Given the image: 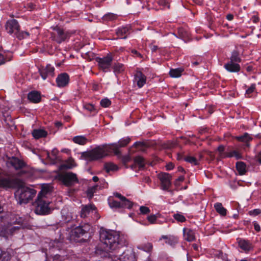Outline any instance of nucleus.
<instances>
[{"mask_svg": "<svg viewBox=\"0 0 261 261\" xmlns=\"http://www.w3.org/2000/svg\"><path fill=\"white\" fill-rule=\"evenodd\" d=\"M236 139L239 141L244 142L245 145L247 147L249 146V142L252 140L251 137L247 133H245L242 136L236 137Z\"/></svg>", "mask_w": 261, "mask_h": 261, "instance_id": "obj_24", "label": "nucleus"}, {"mask_svg": "<svg viewBox=\"0 0 261 261\" xmlns=\"http://www.w3.org/2000/svg\"><path fill=\"white\" fill-rule=\"evenodd\" d=\"M255 89V85L252 84L251 86L246 90L245 95L246 97H250L251 94L254 91Z\"/></svg>", "mask_w": 261, "mask_h": 261, "instance_id": "obj_47", "label": "nucleus"}, {"mask_svg": "<svg viewBox=\"0 0 261 261\" xmlns=\"http://www.w3.org/2000/svg\"><path fill=\"white\" fill-rule=\"evenodd\" d=\"M253 225H254V229L256 231L258 232L260 231V226L256 222H253Z\"/></svg>", "mask_w": 261, "mask_h": 261, "instance_id": "obj_57", "label": "nucleus"}, {"mask_svg": "<svg viewBox=\"0 0 261 261\" xmlns=\"http://www.w3.org/2000/svg\"><path fill=\"white\" fill-rule=\"evenodd\" d=\"M169 1L170 0H157V2L160 5L163 6L164 8L167 7L169 8Z\"/></svg>", "mask_w": 261, "mask_h": 261, "instance_id": "obj_49", "label": "nucleus"}, {"mask_svg": "<svg viewBox=\"0 0 261 261\" xmlns=\"http://www.w3.org/2000/svg\"><path fill=\"white\" fill-rule=\"evenodd\" d=\"M158 49V47L156 45H152L151 46V49L152 51H155Z\"/></svg>", "mask_w": 261, "mask_h": 261, "instance_id": "obj_64", "label": "nucleus"}, {"mask_svg": "<svg viewBox=\"0 0 261 261\" xmlns=\"http://www.w3.org/2000/svg\"><path fill=\"white\" fill-rule=\"evenodd\" d=\"M22 181V185L18 187L16 191L15 197L19 204L27 203L36 195V191L33 189L24 187Z\"/></svg>", "mask_w": 261, "mask_h": 261, "instance_id": "obj_3", "label": "nucleus"}, {"mask_svg": "<svg viewBox=\"0 0 261 261\" xmlns=\"http://www.w3.org/2000/svg\"><path fill=\"white\" fill-rule=\"evenodd\" d=\"M134 81L139 88H141L146 83V77L142 72L137 71L135 74Z\"/></svg>", "mask_w": 261, "mask_h": 261, "instance_id": "obj_15", "label": "nucleus"}, {"mask_svg": "<svg viewBox=\"0 0 261 261\" xmlns=\"http://www.w3.org/2000/svg\"><path fill=\"white\" fill-rule=\"evenodd\" d=\"M116 34L118 38L125 39L129 34V27L126 26L120 27L116 30Z\"/></svg>", "mask_w": 261, "mask_h": 261, "instance_id": "obj_18", "label": "nucleus"}, {"mask_svg": "<svg viewBox=\"0 0 261 261\" xmlns=\"http://www.w3.org/2000/svg\"><path fill=\"white\" fill-rule=\"evenodd\" d=\"M138 248L140 250H143L147 252H151L153 249V245L152 243L147 242L144 244L138 246Z\"/></svg>", "mask_w": 261, "mask_h": 261, "instance_id": "obj_30", "label": "nucleus"}, {"mask_svg": "<svg viewBox=\"0 0 261 261\" xmlns=\"http://www.w3.org/2000/svg\"><path fill=\"white\" fill-rule=\"evenodd\" d=\"M218 257L222 258L223 260L227 259V255L223 253L221 251H218V253L216 254Z\"/></svg>", "mask_w": 261, "mask_h": 261, "instance_id": "obj_54", "label": "nucleus"}, {"mask_svg": "<svg viewBox=\"0 0 261 261\" xmlns=\"http://www.w3.org/2000/svg\"><path fill=\"white\" fill-rule=\"evenodd\" d=\"M121 203V208H130L133 206V202L130 200L125 198V200H123Z\"/></svg>", "mask_w": 261, "mask_h": 261, "instance_id": "obj_38", "label": "nucleus"}, {"mask_svg": "<svg viewBox=\"0 0 261 261\" xmlns=\"http://www.w3.org/2000/svg\"><path fill=\"white\" fill-rule=\"evenodd\" d=\"M233 156L235 157L238 160L242 158L241 154L237 150L226 152L223 154L224 158H231Z\"/></svg>", "mask_w": 261, "mask_h": 261, "instance_id": "obj_29", "label": "nucleus"}, {"mask_svg": "<svg viewBox=\"0 0 261 261\" xmlns=\"http://www.w3.org/2000/svg\"><path fill=\"white\" fill-rule=\"evenodd\" d=\"M185 160L193 165H197L199 164L198 161L193 156H188L185 158Z\"/></svg>", "mask_w": 261, "mask_h": 261, "instance_id": "obj_43", "label": "nucleus"}, {"mask_svg": "<svg viewBox=\"0 0 261 261\" xmlns=\"http://www.w3.org/2000/svg\"><path fill=\"white\" fill-rule=\"evenodd\" d=\"M96 207L93 204L85 205L83 207L81 211V217L82 218H86L91 213H93L95 211Z\"/></svg>", "mask_w": 261, "mask_h": 261, "instance_id": "obj_20", "label": "nucleus"}, {"mask_svg": "<svg viewBox=\"0 0 261 261\" xmlns=\"http://www.w3.org/2000/svg\"><path fill=\"white\" fill-rule=\"evenodd\" d=\"M239 247L245 252H248L253 248L252 244L247 240L241 239L238 241Z\"/></svg>", "mask_w": 261, "mask_h": 261, "instance_id": "obj_21", "label": "nucleus"}, {"mask_svg": "<svg viewBox=\"0 0 261 261\" xmlns=\"http://www.w3.org/2000/svg\"><path fill=\"white\" fill-rule=\"evenodd\" d=\"M251 20L254 23H256L259 21V18L256 16H253L251 18Z\"/></svg>", "mask_w": 261, "mask_h": 261, "instance_id": "obj_61", "label": "nucleus"}, {"mask_svg": "<svg viewBox=\"0 0 261 261\" xmlns=\"http://www.w3.org/2000/svg\"><path fill=\"white\" fill-rule=\"evenodd\" d=\"M8 165H11L15 169L18 170L25 166L24 163L17 158H12L7 162Z\"/></svg>", "mask_w": 261, "mask_h": 261, "instance_id": "obj_16", "label": "nucleus"}, {"mask_svg": "<svg viewBox=\"0 0 261 261\" xmlns=\"http://www.w3.org/2000/svg\"><path fill=\"white\" fill-rule=\"evenodd\" d=\"M261 213V210L260 209H254L249 212V214L251 216H257Z\"/></svg>", "mask_w": 261, "mask_h": 261, "instance_id": "obj_52", "label": "nucleus"}, {"mask_svg": "<svg viewBox=\"0 0 261 261\" xmlns=\"http://www.w3.org/2000/svg\"><path fill=\"white\" fill-rule=\"evenodd\" d=\"M160 216L159 213L156 215H151L147 217V219L151 224H154L156 223L157 218H159Z\"/></svg>", "mask_w": 261, "mask_h": 261, "instance_id": "obj_44", "label": "nucleus"}, {"mask_svg": "<svg viewBox=\"0 0 261 261\" xmlns=\"http://www.w3.org/2000/svg\"><path fill=\"white\" fill-rule=\"evenodd\" d=\"M6 29L7 32L10 34H13L19 40L24 39L29 36V33L27 32L20 31V26L15 19L9 20L7 21Z\"/></svg>", "mask_w": 261, "mask_h": 261, "instance_id": "obj_4", "label": "nucleus"}, {"mask_svg": "<svg viewBox=\"0 0 261 261\" xmlns=\"http://www.w3.org/2000/svg\"><path fill=\"white\" fill-rule=\"evenodd\" d=\"M229 61L238 64L241 62V59L239 56V53L238 51L234 50L232 53Z\"/></svg>", "mask_w": 261, "mask_h": 261, "instance_id": "obj_32", "label": "nucleus"}, {"mask_svg": "<svg viewBox=\"0 0 261 261\" xmlns=\"http://www.w3.org/2000/svg\"><path fill=\"white\" fill-rule=\"evenodd\" d=\"M114 195L119 198L120 200V202H121L122 201H123V200H125V197L123 196V195H122L120 193H117V192H116V193H114Z\"/></svg>", "mask_w": 261, "mask_h": 261, "instance_id": "obj_55", "label": "nucleus"}, {"mask_svg": "<svg viewBox=\"0 0 261 261\" xmlns=\"http://www.w3.org/2000/svg\"><path fill=\"white\" fill-rule=\"evenodd\" d=\"M100 240L107 249L116 251L120 248L127 246L128 241L124 234L112 230H102L100 232Z\"/></svg>", "mask_w": 261, "mask_h": 261, "instance_id": "obj_2", "label": "nucleus"}, {"mask_svg": "<svg viewBox=\"0 0 261 261\" xmlns=\"http://www.w3.org/2000/svg\"><path fill=\"white\" fill-rule=\"evenodd\" d=\"M173 218L179 222H184L186 220L185 217L179 213L174 214Z\"/></svg>", "mask_w": 261, "mask_h": 261, "instance_id": "obj_45", "label": "nucleus"}, {"mask_svg": "<svg viewBox=\"0 0 261 261\" xmlns=\"http://www.w3.org/2000/svg\"><path fill=\"white\" fill-rule=\"evenodd\" d=\"M97 186H94L91 187H89L87 191V194L89 199H91L93 197L94 193L97 190Z\"/></svg>", "mask_w": 261, "mask_h": 261, "instance_id": "obj_41", "label": "nucleus"}, {"mask_svg": "<svg viewBox=\"0 0 261 261\" xmlns=\"http://www.w3.org/2000/svg\"><path fill=\"white\" fill-rule=\"evenodd\" d=\"M11 257V254L9 252L3 251L0 248V261H9Z\"/></svg>", "mask_w": 261, "mask_h": 261, "instance_id": "obj_33", "label": "nucleus"}, {"mask_svg": "<svg viewBox=\"0 0 261 261\" xmlns=\"http://www.w3.org/2000/svg\"><path fill=\"white\" fill-rule=\"evenodd\" d=\"M22 185V181L18 178L3 177L0 178V187L15 188Z\"/></svg>", "mask_w": 261, "mask_h": 261, "instance_id": "obj_11", "label": "nucleus"}, {"mask_svg": "<svg viewBox=\"0 0 261 261\" xmlns=\"http://www.w3.org/2000/svg\"><path fill=\"white\" fill-rule=\"evenodd\" d=\"M100 103L101 107L107 108L111 105V101L109 99L105 98L101 100Z\"/></svg>", "mask_w": 261, "mask_h": 261, "instance_id": "obj_46", "label": "nucleus"}, {"mask_svg": "<svg viewBox=\"0 0 261 261\" xmlns=\"http://www.w3.org/2000/svg\"><path fill=\"white\" fill-rule=\"evenodd\" d=\"M165 239V243L174 246L178 242V238L173 236H162L160 240Z\"/></svg>", "mask_w": 261, "mask_h": 261, "instance_id": "obj_23", "label": "nucleus"}, {"mask_svg": "<svg viewBox=\"0 0 261 261\" xmlns=\"http://www.w3.org/2000/svg\"><path fill=\"white\" fill-rule=\"evenodd\" d=\"M69 82V76L66 73H61L56 79L57 85L59 87L66 86Z\"/></svg>", "mask_w": 261, "mask_h": 261, "instance_id": "obj_14", "label": "nucleus"}, {"mask_svg": "<svg viewBox=\"0 0 261 261\" xmlns=\"http://www.w3.org/2000/svg\"><path fill=\"white\" fill-rule=\"evenodd\" d=\"M113 57L111 54H108L102 58L97 57L95 59L99 68L104 72H107L112 65Z\"/></svg>", "mask_w": 261, "mask_h": 261, "instance_id": "obj_9", "label": "nucleus"}, {"mask_svg": "<svg viewBox=\"0 0 261 261\" xmlns=\"http://www.w3.org/2000/svg\"><path fill=\"white\" fill-rule=\"evenodd\" d=\"M224 68L230 72H238L241 69V67L238 63L230 61H228L224 65Z\"/></svg>", "mask_w": 261, "mask_h": 261, "instance_id": "obj_19", "label": "nucleus"}, {"mask_svg": "<svg viewBox=\"0 0 261 261\" xmlns=\"http://www.w3.org/2000/svg\"><path fill=\"white\" fill-rule=\"evenodd\" d=\"M53 29L54 32L51 33L50 38L59 44L66 41L70 37L71 33L68 31H66L58 27H55Z\"/></svg>", "mask_w": 261, "mask_h": 261, "instance_id": "obj_5", "label": "nucleus"}, {"mask_svg": "<svg viewBox=\"0 0 261 261\" xmlns=\"http://www.w3.org/2000/svg\"><path fill=\"white\" fill-rule=\"evenodd\" d=\"M58 179L67 187H71L79 182L77 176L72 172L62 173L58 175Z\"/></svg>", "mask_w": 261, "mask_h": 261, "instance_id": "obj_6", "label": "nucleus"}, {"mask_svg": "<svg viewBox=\"0 0 261 261\" xmlns=\"http://www.w3.org/2000/svg\"><path fill=\"white\" fill-rule=\"evenodd\" d=\"M111 261H137L134 251L132 250H126L121 255H111Z\"/></svg>", "mask_w": 261, "mask_h": 261, "instance_id": "obj_8", "label": "nucleus"}, {"mask_svg": "<svg viewBox=\"0 0 261 261\" xmlns=\"http://www.w3.org/2000/svg\"><path fill=\"white\" fill-rule=\"evenodd\" d=\"M214 207L219 214L222 216L226 215V210L222 206L221 203L217 202L214 204Z\"/></svg>", "mask_w": 261, "mask_h": 261, "instance_id": "obj_31", "label": "nucleus"}, {"mask_svg": "<svg viewBox=\"0 0 261 261\" xmlns=\"http://www.w3.org/2000/svg\"><path fill=\"white\" fill-rule=\"evenodd\" d=\"M36 206L35 212L38 215H47L50 213V209L48 206L49 202H47L45 200L38 196V199L35 202Z\"/></svg>", "mask_w": 261, "mask_h": 261, "instance_id": "obj_7", "label": "nucleus"}, {"mask_svg": "<svg viewBox=\"0 0 261 261\" xmlns=\"http://www.w3.org/2000/svg\"><path fill=\"white\" fill-rule=\"evenodd\" d=\"M84 108L85 109L90 112L96 113L95 109L94 106L91 103H85L84 105Z\"/></svg>", "mask_w": 261, "mask_h": 261, "instance_id": "obj_48", "label": "nucleus"}, {"mask_svg": "<svg viewBox=\"0 0 261 261\" xmlns=\"http://www.w3.org/2000/svg\"><path fill=\"white\" fill-rule=\"evenodd\" d=\"M114 195L119 198L120 200V202H121L122 201H123V200H125V197L123 196V195H122L120 193H117V192H116V193H114Z\"/></svg>", "mask_w": 261, "mask_h": 261, "instance_id": "obj_56", "label": "nucleus"}, {"mask_svg": "<svg viewBox=\"0 0 261 261\" xmlns=\"http://www.w3.org/2000/svg\"><path fill=\"white\" fill-rule=\"evenodd\" d=\"M178 34L179 37L184 40H186L189 37L188 33L185 31L182 28H179L178 30Z\"/></svg>", "mask_w": 261, "mask_h": 261, "instance_id": "obj_42", "label": "nucleus"}, {"mask_svg": "<svg viewBox=\"0 0 261 261\" xmlns=\"http://www.w3.org/2000/svg\"><path fill=\"white\" fill-rule=\"evenodd\" d=\"M116 17V15L112 13L106 14L103 16V18L106 20H113L115 19Z\"/></svg>", "mask_w": 261, "mask_h": 261, "instance_id": "obj_51", "label": "nucleus"}, {"mask_svg": "<svg viewBox=\"0 0 261 261\" xmlns=\"http://www.w3.org/2000/svg\"><path fill=\"white\" fill-rule=\"evenodd\" d=\"M226 18L228 20H232L233 18V16L232 14H228Z\"/></svg>", "mask_w": 261, "mask_h": 261, "instance_id": "obj_63", "label": "nucleus"}, {"mask_svg": "<svg viewBox=\"0 0 261 261\" xmlns=\"http://www.w3.org/2000/svg\"><path fill=\"white\" fill-rule=\"evenodd\" d=\"M158 177L161 182V189L168 191L171 186V176L169 173H161Z\"/></svg>", "mask_w": 261, "mask_h": 261, "instance_id": "obj_12", "label": "nucleus"}, {"mask_svg": "<svg viewBox=\"0 0 261 261\" xmlns=\"http://www.w3.org/2000/svg\"><path fill=\"white\" fill-rule=\"evenodd\" d=\"M185 239L189 241H193L195 240V234L193 230L188 229L186 232L185 233Z\"/></svg>", "mask_w": 261, "mask_h": 261, "instance_id": "obj_37", "label": "nucleus"}, {"mask_svg": "<svg viewBox=\"0 0 261 261\" xmlns=\"http://www.w3.org/2000/svg\"><path fill=\"white\" fill-rule=\"evenodd\" d=\"M5 62V59L4 56L0 53V65L4 64Z\"/></svg>", "mask_w": 261, "mask_h": 261, "instance_id": "obj_60", "label": "nucleus"}, {"mask_svg": "<svg viewBox=\"0 0 261 261\" xmlns=\"http://www.w3.org/2000/svg\"><path fill=\"white\" fill-rule=\"evenodd\" d=\"M224 150H225V147L223 145H220L218 147V151L219 152L220 155L222 158H224L223 154L225 153V152H224ZM226 152H225V153Z\"/></svg>", "mask_w": 261, "mask_h": 261, "instance_id": "obj_53", "label": "nucleus"}, {"mask_svg": "<svg viewBox=\"0 0 261 261\" xmlns=\"http://www.w3.org/2000/svg\"><path fill=\"white\" fill-rule=\"evenodd\" d=\"M109 204L111 208H121V203L112 198L109 199Z\"/></svg>", "mask_w": 261, "mask_h": 261, "instance_id": "obj_39", "label": "nucleus"}, {"mask_svg": "<svg viewBox=\"0 0 261 261\" xmlns=\"http://www.w3.org/2000/svg\"><path fill=\"white\" fill-rule=\"evenodd\" d=\"M55 68L50 65H47L45 67H41L39 69L40 75L43 80H45L47 77H53L55 75Z\"/></svg>", "mask_w": 261, "mask_h": 261, "instance_id": "obj_13", "label": "nucleus"}, {"mask_svg": "<svg viewBox=\"0 0 261 261\" xmlns=\"http://www.w3.org/2000/svg\"><path fill=\"white\" fill-rule=\"evenodd\" d=\"M104 168L108 173L111 171L117 170L118 169L117 165L111 162L106 163L104 165Z\"/></svg>", "mask_w": 261, "mask_h": 261, "instance_id": "obj_35", "label": "nucleus"}, {"mask_svg": "<svg viewBox=\"0 0 261 261\" xmlns=\"http://www.w3.org/2000/svg\"><path fill=\"white\" fill-rule=\"evenodd\" d=\"M130 141V138H124L120 139L118 143L98 146L90 151L83 152L82 153L81 157L89 161H92L103 158L111 152L118 155L120 153L119 148L126 146Z\"/></svg>", "mask_w": 261, "mask_h": 261, "instance_id": "obj_1", "label": "nucleus"}, {"mask_svg": "<svg viewBox=\"0 0 261 261\" xmlns=\"http://www.w3.org/2000/svg\"><path fill=\"white\" fill-rule=\"evenodd\" d=\"M47 135V133L45 130L41 129H34L32 132V135L35 139L45 137Z\"/></svg>", "mask_w": 261, "mask_h": 261, "instance_id": "obj_27", "label": "nucleus"}, {"mask_svg": "<svg viewBox=\"0 0 261 261\" xmlns=\"http://www.w3.org/2000/svg\"><path fill=\"white\" fill-rule=\"evenodd\" d=\"M140 213L143 215H146L149 214L150 212L149 208L145 206H140Z\"/></svg>", "mask_w": 261, "mask_h": 261, "instance_id": "obj_50", "label": "nucleus"}, {"mask_svg": "<svg viewBox=\"0 0 261 261\" xmlns=\"http://www.w3.org/2000/svg\"><path fill=\"white\" fill-rule=\"evenodd\" d=\"M72 141L74 143L84 145L88 142V140L84 136H77L73 137Z\"/></svg>", "mask_w": 261, "mask_h": 261, "instance_id": "obj_25", "label": "nucleus"}, {"mask_svg": "<svg viewBox=\"0 0 261 261\" xmlns=\"http://www.w3.org/2000/svg\"><path fill=\"white\" fill-rule=\"evenodd\" d=\"M58 153V151L57 149H53L50 154L48 152H47V158L51 161H55Z\"/></svg>", "mask_w": 261, "mask_h": 261, "instance_id": "obj_40", "label": "nucleus"}, {"mask_svg": "<svg viewBox=\"0 0 261 261\" xmlns=\"http://www.w3.org/2000/svg\"><path fill=\"white\" fill-rule=\"evenodd\" d=\"M15 224H18L19 225L18 226H13L11 228V231H14L16 230L19 229L20 228H29L30 225L28 223L27 220L22 219V218L19 217L18 219H16V220L14 222Z\"/></svg>", "mask_w": 261, "mask_h": 261, "instance_id": "obj_17", "label": "nucleus"}, {"mask_svg": "<svg viewBox=\"0 0 261 261\" xmlns=\"http://www.w3.org/2000/svg\"><path fill=\"white\" fill-rule=\"evenodd\" d=\"M132 53L133 54L135 55L137 57H138L140 58H142V56L141 55V54L138 53L136 50H132Z\"/></svg>", "mask_w": 261, "mask_h": 261, "instance_id": "obj_58", "label": "nucleus"}, {"mask_svg": "<svg viewBox=\"0 0 261 261\" xmlns=\"http://www.w3.org/2000/svg\"><path fill=\"white\" fill-rule=\"evenodd\" d=\"M28 98L30 101L33 103H38L41 100L40 93L35 91L30 92L28 94Z\"/></svg>", "mask_w": 261, "mask_h": 261, "instance_id": "obj_22", "label": "nucleus"}, {"mask_svg": "<svg viewBox=\"0 0 261 261\" xmlns=\"http://www.w3.org/2000/svg\"><path fill=\"white\" fill-rule=\"evenodd\" d=\"M167 170H170L174 168V165L172 163H170L167 164L166 166Z\"/></svg>", "mask_w": 261, "mask_h": 261, "instance_id": "obj_59", "label": "nucleus"}, {"mask_svg": "<svg viewBox=\"0 0 261 261\" xmlns=\"http://www.w3.org/2000/svg\"><path fill=\"white\" fill-rule=\"evenodd\" d=\"M134 163L135 165L138 166L139 168H142L145 165V160L142 156H138L134 159Z\"/></svg>", "mask_w": 261, "mask_h": 261, "instance_id": "obj_34", "label": "nucleus"}, {"mask_svg": "<svg viewBox=\"0 0 261 261\" xmlns=\"http://www.w3.org/2000/svg\"><path fill=\"white\" fill-rule=\"evenodd\" d=\"M113 70L115 73H121L124 70V65L120 63H115L113 65Z\"/></svg>", "mask_w": 261, "mask_h": 261, "instance_id": "obj_36", "label": "nucleus"}, {"mask_svg": "<svg viewBox=\"0 0 261 261\" xmlns=\"http://www.w3.org/2000/svg\"><path fill=\"white\" fill-rule=\"evenodd\" d=\"M184 71V69L183 68L171 69L169 71V75L172 77H179L181 75V74Z\"/></svg>", "mask_w": 261, "mask_h": 261, "instance_id": "obj_26", "label": "nucleus"}, {"mask_svg": "<svg viewBox=\"0 0 261 261\" xmlns=\"http://www.w3.org/2000/svg\"><path fill=\"white\" fill-rule=\"evenodd\" d=\"M236 169L240 175L245 174L246 172V166L243 162H238L236 163Z\"/></svg>", "mask_w": 261, "mask_h": 261, "instance_id": "obj_28", "label": "nucleus"}, {"mask_svg": "<svg viewBox=\"0 0 261 261\" xmlns=\"http://www.w3.org/2000/svg\"><path fill=\"white\" fill-rule=\"evenodd\" d=\"M194 2L198 5H201L203 4V0H193Z\"/></svg>", "mask_w": 261, "mask_h": 261, "instance_id": "obj_62", "label": "nucleus"}, {"mask_svg": "<svg viewBox=\"0 0 261 261\" xmlns=\"http://www.w3.org/2000/svg\"><path fill=\"white\" fill-rule=\"evenodd\" d=\"M91 229V226L88 223L76 227L70 232V237L73 239H76L82 237L84 234L87 233Z\"/></svg>", "mask_w": 261, "mask_h": 261, "instance_id": "obj_10", "label": "nucleus"}]
</instances>
